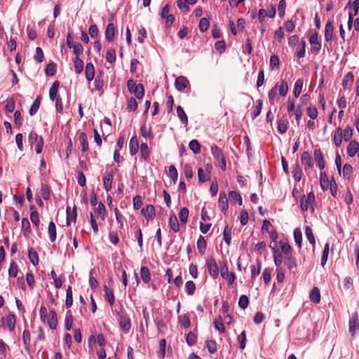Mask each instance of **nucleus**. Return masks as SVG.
<instances>
[{
	"label": "nucleus",
	"mask_w": 359,
	"mask_h": 359,
	"mask_svg": "<svg viewBox=\"0 0 359 359\" xmlns=\"http://www.w3.org/2000/svg\"><path fill=\"white\" fill-rule=\"evenodd\" d=\"M15 316L12 313H9L1 319L2 325H6L11 332L15 330Z\"/></svg>",
	"instance_id": "423d86ee"
},
{
	"label": "nucleus",
	"mask_w": 359,
	"mask_h": 359,
	"mask_svg": "<svg viewBox=\"0 0 359 359\" xmlns=\"http://www.w3.org/2000/svg\"><path fill=\"white\" fill-rule=\"evenodd\" d=\"M359 151V144L355 140L350 142L348 148L347 154L350 157H353Z\"/></svg>",
	"instance_id": "aec40b11"
},
{
	"label": "nucleus",
	"mask_w": 359,
	"mask_h": 359,
	"mask_svg": "<svg viewBox=\"0 0 359 359\" xmlns=\"http://www.w3.org/2000/svg\"><path fill=\"white\" fill-rule=\"evenodd\" d=\"M141 212L147 222L151 221L155 216L154 206L152 205H147L142 209Z\"/></svg>",
	"instance_id": "1a4fd4ad"
},
{
	"label": "nucleus",
	"mask_w": 359,
	"mask_h": 359,
	"mask_svg": "<svg viewBox=\"0 0 359 359\" xmlns=\"http://www.w3.org/2000/svg\"><path fill=\"white\" fill-rule=\"evenodd\" d=\"M169 226L174 232H177L180 230V225L177 218L174 214L170 216Z\"/></svg>",
	"instance_id": "c85d7f7f"
},
{
	"label": "nucleus",
	"mask_w": 359,
	"mask_h": 359,
	"mask_svg": "<svg viewBox=\"0 0 359 359\" xmlns=\"http://www.w3.org/2000/svg\"><path fill=\"white\" fill-rule=\"evenodd\" d=\"M294 238L296 244L301 248L302 241V234L299 228H296L294 230Z\"/></svg>",
	"instance_id": "3c124183"
},
{
	"label": "nucleus",
	"mask_w": 359,
	"mask_h": 359,
	"mask_svg": "<svg viewBox=\"0 0 359 359\" xmlns=\"http://www.w3.org/2000/svg\"><path fill=\"white\" fill-rule=\"evenodd\" d=\"M309 297L311 302L318 304L320 302V290L317 287H313L310 292Z\"/></svg>",
	"instance_id": "4be33fe9"
},
{
	"label": "nucleus",
	"mask_w": 359,
	"mask_h": 359,
	"mask_svg": "<svg viewBox=\"0 0 359 359\" xmlns=\"http://www.w3.org/2000/svg\"><path fill=\"white\" fill-rule=\"evenodd\" d=\"M139 149V143L137 138L134 136L130 139V153L131 155H135Z\"/></svg>",
	"instance_id": "7c9ffc66"
},
{
	"label": "nucleus",
	"mask_w": 359,
	"mask_h": 359,
	"mask_svg": "<svg viewBox=\"0 0 359 359\" xmlns=\"http://www.w3.org/2000/svg\"><path fill=\"white\" fill-rule=\"evenodd\" d=\"M309 42L311 43V50L313 53H318L321 48V43L318 41L317 32L312 34L309 37Z\"/></svg>",
	"instance_id": "0eeeda50"
},
{
	"label": "nucleus",
	"mask_w": 359,
	"mask_h": 359,
	"mask_svg": "<svg viewBox=\"0 0 359 359\" xmlns=\"http://www.w3.org/2000/svg\"><path fill=\"white\" fill-rule=\"evenodd\" d=\"M358 313L355 312L349 320V332L352 337H354L356 332V328L358 327Z\"/></svg>",
	"instance_id": "9d476101"
},
{
	"label": "nucleus",
	"mask_w": 359,
	"mask_h": 359,
	"mask_svg": "<svg viewBox=\"0 0 359 359\" xmlns=\"http://www.w3.org/2000/svg\"><path fill=\"white\" fill-rule=\"evenodd\" d=\"M214 325L216 330H217L219 332H225V327L224 325V323L222 322V318L218 317L217 319H215L214 322Z\"/></svg>",
	"instance_id": "0e129e2a"
},
{
	"label": "nucleus",
	"mask_w": 359,
	"mask_h": 359,
	"mask_svg": "<svg viewBox=\"0 0 359 359\" xmlns=\"http://www.w3.org/2000/svg\"><path fill=\"white\" fill-rule=\"evenodd\" d=\"M79 140L81 147V151L86 152L88 150V142L87 140V135L85 133H81L79 135Z\"/></svg>",
	"instance_id": "cd10ccee"
},
{
	"label": "nucleus",
	"mask_w": 359,
	"mask_h": 359,
	"mask_svg": "<svg viewBox=\"0 0 359 359\" xmlns=\"http://www.w3.org/2000/svg\"><path fill=\"white\" fill-rule=\"evenodd\" d=\"M198 177L200 182H205L209 180L210 175L209 173H205L203 170L200 168L198 169Z\"/></svg>",
	"instance_id": "338daca9"
},
{
	"label": "nucleus",
	"mask_w": 359,
	"mask_h": 359,
	"mask_svg": "<svg viewBox=\"0 0 359 359\" xmlns=\"http://www.w3.org/2000/svg\"><path fill=\"white\" fill-rule=\"evenodd\" d=\"M256 103L257 104L255 107V109L252 112V119H255L260 114L262 108V101L261 100H257Z\"/></svg>",
	"instance_id": "4d7b16f0"
},
{
	"label": "nucleus",
	"mask_w": 359,
	"mask_h": 359,
	"mask_svg": "<svg viewBox=\"0 0 359 359\" xmlns=\"http://www.w3.org/2000/svg\"><path fill=\"white\" fill-rule=\"evenodd\" d=\"M178 323L180 325L185 328L190 327V320L186 315H181L178 317Z\"/></svg>",
	"instance_id": "603ef678"
},
{
	"label": "nucleus",
	"mask_w": 359,
	"mask_h": 359,
	"mask_svg": "<svg viewBox=\"0 0 359 359\" xmlns=\"http://www.w3.org/2000/svg\"><path fill=\"white\" fill-rule=\"evenodd\" d=\"M140 276L142 281L145 283H147L150 281L151 276L150 272L147 267L142 266L140 269Z\"/></svg>",
	"instance_id": "c9c22d12"
},
{
	"label": "nucleus",
	"mask_w": 359,
	"mask_h": 359,
	"mask_svg": "<svg viewBox=\"0 0 359 359\" xmlns=\"http://www.w3.org/2000/svg\"><path fill=\"white\" fill-rule=\"evenodd\" d=\"M197 248L201 255H203L206 248V241L203 236H200L197 241Z\"/></svg>",
	"instance_id": "4c0bfd02"
},
{
	"label": "nucleus",
	"mask_w": 359,
	"mask_h": 359,
	"mask_svg": "<svg viewBox=\"0 0 359 359\" xmlns=\"http://www.w3.org/2000/svg\"><path fill=\"white\" fill-rule=\"evenodd\" d=\"M301 161L302 165L304 166V169L306 170L308 168H311L313 167V163L311 162V158L308 151H304L302 154Z\"/></svg>",
	"instance_id": "f3484780"
},
{
	"label": "nucleus",
	"mask_w": 359,
	"mask_h": 359,
	"mask_svg": "<svg viewBox=\"0 0 359 359\" xmlns=\"http://www.w3.org/2000/svg\"><path fill=\"white\" fill-rule=\"evenodd\" d=\"M113 177V172H109L107 173L106 176H104L103 178L104 187L107 191H109L111 189Z\"/></svg>",
	"instance_id": "393cba45"
},
{
	"label": "nucleus",
	"mask_w": 359,
	"mask_h": 359,
	"mask_svg": "<svg viewBox=\"0 0 359 359\" xmlns=\"http://www.w3.org/2000/svg\"><path fill=\"white\" fill-rule=\"evenodd\" d=\"M73 304V295L71 286H69L66 290V300L65 304L67 308H69L72 306Z\"/></svg>",
	"instance_id": "09e8293b"
},
{
	"label": "nucleus",
	"mask_w": 359,
	"mask_h": 359,
	"mask_svg": "<svg viewBox=\"0 0 359 359\" xmlns=\"http://www.w3.org/2000/svg\"><path fill=\"white\" fill-rule=\"evenodd\" d=\"M177 114L180 120L182 123L187 124L188 123V118L187 116L184 111L183 108L181 106H177Z\"/></svg>",
	"instance_id": "e433bc0d"
},
{
	"label": "nucleus",
	"mask_w": 359,
	"mask_h": 359,
	"mask_svg": "<svg viewBox=\"0 0 359 359\" xmlns=\"http://www.w3.org/2000/svg\"><path fill=\"white\" fill-rule=\"evenodd\" d=\"M47 323L51 330H55L57 327V319L56 313L54 311H50L47 320Z\"/></svg>",
	"instance_id": "6ab92c4d"
},
{
	"label": "nucleus",
	"mask_w": 359,
	"mask_h": 359,
	"mask_svg": "<svg viewBox=\"0 0 359 359\" xmlns=\"http://www.w3.org/2000/svg\"><path fill=\"white\" fill-rule=\"evenodd\" d=\"M41 194L44 200H48L50 196V187L46 184H42L41 187Z\"/></svg>",
	"instance_id": "ea45409f"
},
{
	"label": "nucleus",
	"mask_w": 359,
	"mask_h": 359,
	"mask_svg": "<svg viewBox=\"0 0 359 359\" xmlns=\"http://www.w3.org/2000/svg\"><path fill=\"white\" fill-rule=\"evenodd\" d=\"M285 264L289 269H292L296 267V266H297L296 259L292 256V255L285 256Z\"/></svg>",
	"instance_id": "a18cd8bd"
},
{
	"label": "nucleus",
	"mask_w": 359,
	"mask_h": 359,
	"mask_svg": "<svg viewBox=\"0 0 359 359\" xmlns=\"http://www.w3.org/2000/svg\"><path fill=\"white\" fill-rule=\"evenodd\" d=\"M40 97H38L34 100L29 109V112L31 116L34 115L37 112L40 107Z\"/></svg>",
	"instance_id": "8fccbe9b"
},
{
	"label": "nucleus",
	"mask_w": 359,
	"mask_h": 359,
	"mask_svg": "<svg viewBox=\"0 0 359 359\" xmlns=\"http://www.w3.org/2000/svg\"><path fill=\"white\" fill-rule=\"evenodd\" d=\"M86 79L87 81H90L95 76V68L92 63H87L85 69Z\"/></svg>",
	"instance_id": "5701e85b"
},
{
	"label": "nucleus",
	"mask_w": 359,
	"mask_h": 359,
	"mask_svg": "<svg viewBox=\"0 0 359 359\" xmlns=\"http://www.w3.org/2000/svg\"><path fill=\"white\" fill-rule=\"evenodd\" d=\"M116 52L113 48H108L106 54V60L109 63H113L116 61Z\"/></svg>",
	"instance_id": "864d4df0"
},
{
	"label": "nucleus",
	"mask_w": 359,
	"mask_h": 359,
	"mask_svg": "<svg viewBox=\"0 0 359 359\" xmlns=\"http://www.w3.org/2000/svg\"><path fill=\"white\" fill-rule=\"evenodd\" d=\"M274 89L280 94L282 97H285L288 92V85L285 80H282L280 83H276L273 87Z\"/></svg>",
	"instance_id": "f8f14e48"
},
{
	"label": "nucleus",
	"mask_w": 359,
	"mask_h": 359,
	"mask_svg": "<svg viewBox=\"0 0 359 359\" xmlns=\"http://www.w3.org/2000/svg\"><path fill=\"white\" fill-rule=\"evenodd\" d=\"M118 323L121 328L126 332H128L131 327L130 320L126 316H120Z\"/></svg>",
	"instance_id": "4468645a"
},
{
	"label": "nucleus",
	"mask_w": 359,
	"mask_h": 359,
	"mask_svg": "<svg viewBox=\"0 0 359 359\" xmlns=\"http://www.w3.org/2000/svg\"><path fill=\"white\" fill-rule=\"evenodd\" d=\"M18 267L15 262H12L8 269V275L10 277H16L18 274Z\"/></svg>",
	"instance_id": "774afa93"
},
{
	"label": "nucleus",
	"mask_w": 359,
	"mask_h": 359,
	"mask_svg": "<svg viewBox=\"0 0 359 359\" xmlns=\"http://www.w3.org/2000/svg\"><path fill=\"white\" fill-rule=\"evenodd\" d=\"M282 252L285 255L288 256L292 255V248L288 243L284 242L283 241H280Z\"/></svg>",
	"instance_id": "49530a36"
},
{
	"label": "nucleus",
	"mask_w": 359,
	"mask_h": 359,
	"mask_svg": "<svg viewBox=\"0 0 359 359\" xmlns=\"http://www.w3.org/2000/svg\"><path fill=\"white\" fill-rule=\"evenodd\" d=\"M211 153L214 158L218 161L219 166L222 170H225L226 168V159L222 150L216 145L211 147Z\"/></svg>",
	"instance_id": "f03ea898"
},
{
	"label": "nucleus",
	"mask_w": 359,
	"mask_h": 359,
	"mask_svg": "<svg viewBox=\"0 0 359 359\" xmlns=\"http://www.w3.org/2000/svg\"><path fill=\"white\" fill-rule=\"evenodd\" d=\"M105 298L108 301L109 304L112 306L114 304V295L113 291L104 285Z\"/></svg>",
	"instance_id": "c03bdc74"
},
{
	"label": "nucleus",
	"mask_w": 359,
	"mask_h": 359,
	"mask_svg": "<svg viewBox=\"0 0 359 359\" xmlns=\"http://www.w3.org/2000/svg\"><path fill=\"white\" fill-rule=\"evenodd\" d=\"M206 266L210 275L216 279L219 276V268L215 259L213 257L208 258L206 260Z\"/></svg>",
	"instance_id": "39448f33"
},
{
	"label": "nucleus",
	"mask_w": 359,
	"mask_h": 359,
	"mask_svg": "<svg viewBox=\"0 0 359 359\" xmlns=\"http://www.w3.org/2000/svg\"><path fill=\"white\" fill-rule=\"evenodd\" d=\"M67 212V224L69 226L71 224V222H75L76 219V207L74 206L72 210H71V208L69 206L67 207L66 209Z\"/></svg>",
	"instance_id": "dca6fc26"
},
{
	"label": "nucleus",
	"mask_w": 359,
	"mask_h": 359,
	"mask_svg": "<svg viewBox=\"0 0 359 359\" xmlns=\"http://www.w3.org/2000/svg\"><path fill=\"white\" fill-rule=\"evenodd\" d=\"M60 86V83L57 81H55L52 84L50 90H49V97L51 101H54L57 99L56 96L58 91V88Z\"/></svg>",
	"instance_id": "bb28decb"
},
{
	"label": "nucleus",
	"mask_w": 359,
	"mask_h": 359,
	"mask_svg": "<svg viewBox=\"0 0 359 359\" xmlns=\"http://www.w3.org/2000/svg\"><path fill=\"white\" fill-rule=\"evenodd\" d=\"M238 342L239 343V347L241 349H244L246 344V333L243 331L241 334L238 336Z\"/></svg>",
	"instance_id": "69168bd1"
},
{
	"label": "nucleus",
	"mask_w": 359,
	"mask_h": 359,
	"mask_svg": "<svg viewBox=\"0 0 359 359\" xmlns=\"http://www.w3.org/2000/svg\"><path fill=\"white\" fill-rule=\"evenodd\" d=\"M189 216V210L187 208H181L180 212H179V218L183 224H185L187 222Z\"/></svg>",
	"instance_id": "37998d69"
},
{
	"label": "nucleus",
	"mask_w": 359,
	"mask_h": 359,
	"mask_svg": "<svg viewBox=\"0 0 359 359\" xmlns=\"http://www.w3.org/2000/svg\"><path fill=\"white\" fill-rule=\"evenodd\" d=\"M334 34V27L331 22H327L325 27V39L327 41L332 39Z\"/></svg>",
	"instance_id": "412c9836"
},
{
	"label": "nucleus",
	"mask_w": 359,
	"mask_h": 359,
	"mask_svg": "<svg viewBox=\"0 0 359 359\" xmlns=\"http://www.w3.org/2000/svg\"><path fill=\"white\" fill-rule=\"evenodd\" d=\"M206 348L210 353H215L217 351V343L215 340H207Z\"/></svg>",
	"instance_id": "e2e57ef3"
},
{
	"label": "nucleus",
	"mask_w": 359,
	"mask_h": 359,
	"mask_svg": "<svg viewBox=\"0 0 359 359\" xmlns=\"http://www.w3.org/2000/svg\"><path fill=\"white\" fill-rule=\"evenodd\" d=\"M74 67L76 74H80L83 69V62L79 57L74 59Z\"/></svg>",
	"instance_id": "58836bf2"
},
{
	"label": "nucleus",
	"mask_w": 359,
	"mask_h": 359,
	"mask_svg": "<svg viewBox=\"0 0 359 359\" xmlns=\"http://www.w3.org/2000/svg\"><path fill=\"white\" fill-rule=\"evenodd\" d=\"M127 87L130 93L134 94L137 99H142L144 95V86L141 83L136 84L133 79L127 82Z\"/></svg>",
	"instance_id": "f257e3e1"
},
{
	"label": "nucleus",
	"mask_w": 359,
	"mask_h": 359,
	"mask_svg": "<svg viewBox=\"0 0 359 359\" xmlns=\"http://www.w3.org/2000/svg\"><path fill=\"white\" fill-rule=\"evenodd\" d=\"M218 206L221 211L224 212L228 209V199L224 192H221L219 194Z\"/></svg>",
	"instance_id": "a211bd4d"
},
{
	"label": "nucleus",
	"mask_w": 359,
	"mask_h": 359,
	"mask_svg": "<svg viewBox=\"0 0 359 359\" xmlns=\"http://www.w3.org/2000/svg\"><path fill=\"white\" fill-rule=\"evenodd\" d=\"M185 290L187 294H194L196 290L195 283L191 280L187 281L185 284Z\"/></svg>",
	"instance_id": "052dcab7"
},
{
	"label": "nucleus",
	"mask_w": 359,
	"mask_h": 359,
	"mask_svg": "<svg viewBox=\"0 0 359 359\" xmlns=\"http://www.w3.org/2000/svg\"><path fill=\"white\" fill-rule=\"evenodd\" d=\"M269 247L273 250V257L274 260L275 265L277 266V268H281L280 266L283 262V256L282 253L279 251L278 249L276 248V244H275L274 246H272L271 244L269 245Z\"/></svg>",
	"instance_id": "6e6552de"
},
{
	"label": "nucleus",
	"mask_w": 359,
	"mask_h": 359,
	"mask_svg": "<svg viewBox=\"0 0 359 359\" xmlns=\"http://www.w3.org/2000/svg\"><path fill=\"white\" fill-rule=\"evenodd\" d=\"M314 159L318 163V166L320 170L324 169L325 168V161L323 158V155L320 149H316L313 152Z\"/></svg>",
	"instance_id": "2eb2a0df"
},
{
	"label": "nucleus",
	"mask_w": 359,
	"mask_h": 359,
	"mask_svg": "<svg viewBox=\"0 0 359 359\" xmlns=\"http://www.w3.org/2000/svg\"><path fill=\"white\" fill-rule=\"evenodd\" d=\"M48 234L50 241L54 242L56 239V226L53 222H50L48 224Z\"/></svg>",
	"instance_id": "de8ad7c7"
},
{
	"label": "nucleus",
	"mask_w": 359,
	"mask_h": 359,
	"mask_svg": "<svg viewBox=\"0 0 359 359\" xmlns=\"http://www.w3.org/2000/svg\"><path fill=\"white\" fill-rule=\"evenodd\" d=\"M188 84V79L183 76H180L177 77L175 81V88L178 91L184 90L187 88Z\"/></svg>",
	"instance_id": "9b49d317"
},
{
	"label": "nucleus",
	"mask_w": 359,
	"mask_h": 359,
	"mask_svg": "<svg viewBox=\"0 0 359 359\" xmlns=\"http://www.w3.org/2000/svg\"><path fill=\"white\" fill-rule=\"evenodd\" d=\"M353 81V76L351 73H348L344 78L343 79V83H342V85H343V87L344 89H346L347 88H348L349 86H351V85L352 84Z\"/></svg>",
	"instance_id": "5fc2aeb1"
},
{
	"label": "nucleus",
	"mask_w": 359,
	"mask_h": 359,
	"mask_svg": "<svg viewBox=\"0 0 359 359\" xmlns=\"http://www.w3.org/2000/svg\"><path fill=\"white\" fill-rule=\"evenodd\" d=\"M305 47H306V42L305 41L302 40L301 41V44L297 47L296 50V55L299 58L304 57L305 56Z\"/></svg>",
	"instance_id": "6e6d98bb"
},
{
	"label": "nucleus",
	"mask_w": 359,
	"mask_h": 359,
	"mask_svg": "<svg viewBox=\"0 0 359 359\" xmlns=\"http://www.w3.org/2000/svg\"><path fill=\"white\" fill-rule=\"evenodd\" d=\"M320 183L322 189L327 190L329 188L330 181L325 172H320Z\"/></svg>",
	"instance_id": "2f4dec72"
},
{
	"label": "nucleus",
	"mask_w": 359,
	"mask_h": 359,
	"mask_svg": "<svg viewBox=\"0 0 359 359\" xmlns=\"http://www.w3.org/2000/svg\"><path fill=\"white\" fill-rule=\"evenodd\" d=\"M220 271L222 277L227 280L228 285H232L235 281L236 276L233 272H229L226 262L220 263Z\"/></svg>",
	"instance_id": "20e7f679"
},
{
	"label": "nucleus",
	"mask_w": 359,
	"mask_h": 359,
	"mask_svg": "<svg viewBox=\"0 0 359 359\" xmlns=\"http://www.w3.org/2000/svg\"><path fill=\"white\" fill-rule=\"evenodd\" d=\"M342 138H344L343 130L341 128L339 127L336 129L333 138L336 147H338L341 144Z\"/></svg>",
	"instance_id": "b1692460"
},
{
	"label": "nucleus",
	"mask_w": 359,
	"mask_h": 359,
	"mask_svg": "<svg viewBox=\"0 0 359 359\" xmlns=\"http://www.w3.org/2000/svg\"><path fill=\"white\" fill-rule=\"evenodd\" d=\"M302 88L303 80L302 79H299L296 81L293 90V94L296 98H297L300 95L301 92L302 90Z\"/></svg>",
	"instance_id": "72a5a7b5"
},
{
	"label": "nucleus",
	"mask_w": 359,
	"mask_h": 359,
	"mask_svg": "<svg viewBox=\"0 0 359 359\" xmlns=\"http://www.w3.org/2000/svg\"><path fill=\"white\" fill-rule=\"evenodd\" d=\"M28 257L34 266H36L39 264L38 254L33 248L28 250Z\"/></svg>",
	"instance_id": "473e14b6"
},
{
	"label": "nucleus",
	"mask_w": 359,
	"mask_h": 359,
	"mask_svg": "<svg viewBox=\"0 0 359 359\" xmlns=\"http://www.w3.org/2000/svg\"><path fill=\"white\" fill-rule=\"evenodd\" d=\"M229 200L231 201H238V204L241 205H242V198H241V196L239 193L235 191H231L229 192Z\"/></svg>",
	"instance_id": "680f3d73"
},
{
	"label": "nucleus",
	"mask_w": 359,
	"mask_h": 359,
	"mask_svg": "<svg viewBox=\"0 0 359 359\" xmlns=\"http://www.w3.org/2000/svg\"><path fill=\"white\" fill-rule=\"evenodd\" d=\"M346 9H348V18L353 19L355 16L359 11V0H355L352 6H350V3L346 6Z\"/></svg>",
	"instance_id": "ddd939ff"
},
{
	"label": "nucleus",
	"mask_w": 359,
	"mask_h": 359,
	"mask_svg": "<svg viewBox=\"0 0 359 359\" xmlns=\"http://www.w3.org/2000/svg\"><path fill=\"white\" fill-rule=\"evenodd\" d=\"M165 346H166V341L165 339H161L159 341V350L158 351V357L159 359H163L165 354Z\"/></svg>",
	"instance_id": "79ce46f5"
},
{
	"label": "nucleus",
	"mask_w": 359,
	"mask_h": 359,
	"mask_svg": "<svg viewBox=\"0 0 359 359\" xmlns=\"http://www.w3.org/2000/svg\"><path fill=\"white\" fill-rule=\"evenodd\" d=\"M189 149L195 154H198L201 152V145L198 140H192L189 144Z\"/></svg>",
	"instance_id": "a19ab883"
},
{
	"label": "nucleus",
	"mask_w": 359,
	"mask_h": 359,
	"mask_svg": "<svg viewBox=\"0 0 359 359\" xmlns=\"http://www.w3.org/2000/svg\"><path fill=\"white\" fill-rule=\"evenodd\" d=\"M257 266L251 265V277L252 279H254L257 275L259 274L262 267V262L259 259H257L256 261Z\"/></svg>",
	"instance_id": "f704fd0d"
},
{
	"label": "nucleus",
	"mask_w": 359,
	"mask_h": 359,
	"mask_svg": "<svg viewBox=\"0 0 359 359\" xmlns=\"http://www.w3.org/2000/svg\"><path fill=\"white\" fill-rule=\"evenodd\" d=\"M223 235L225 243L229 245L231 241V229L228 226L224 227Z\"/></svg>",
	"instance_id": "13d9d810"
},
{
	"label": "nucleus",
	"mask_w": 359,
	"mask_h": 359,
	"mask_svg": "<svg viewBox=\"0 0 359 359\" xmlns=\"http://www.w3.org/2000/svg\"><path fill=\"white\" fill-rule=\"evenodd\" d=\"M115 28L113 23H109L105 30V37L109 41H112L114 38Z\"/></svg>",
	"instance_id": "a878e982"
},
{
	"label": "nucleus",
	"mask_w": 359,
	"mask_h": 359,
	"mask_svg": "<svg viewBox=\"0 0 359 359\" xmlns=\"http://www.w3.org/2000/svg\"><path fill=\"white\" fill-rule=\"evenodd\" d=\"M292 173L293 178L294 179L295 181L299 182L301 180L302 176V169L298 163H296L292 167Z\"/></svg>",
	"instance_id": "c756f323"
},
{
	"label": "nucleus",
	"mask_w": 359,
	"mask_h": 359,
	"mask_svg": "<svg viewBox=\"0 0 359 359\" xmlns=\"http://www.w3.org/2000/svg\"><path fill=\"white\" fill-rule=\"evenodd\" d=\"M315 201V195L313 191H311L306 196L304 195L300 201V207L302 211H306L309 207L313 211V203Z\"/></svg>",
	"instance_id": "7ed1b4c3"
},
{
	"label": "nucleus",
	"mask_w": 359,
	"mask_h": 359,
	"mask_svg": "<svg viewBox=\"0 0 359 359\" xmlns=\"http://www.w3.org/2000/svg\"><path fill=\"white\" fill-rule=\"evenodd\" d=\"M210 22L209 20L205 18H202L200 20L198 27L201 32H204L209 28Z\"/></svg>",
	"instance_id": "bf43d9fd"
}]
</instances>
